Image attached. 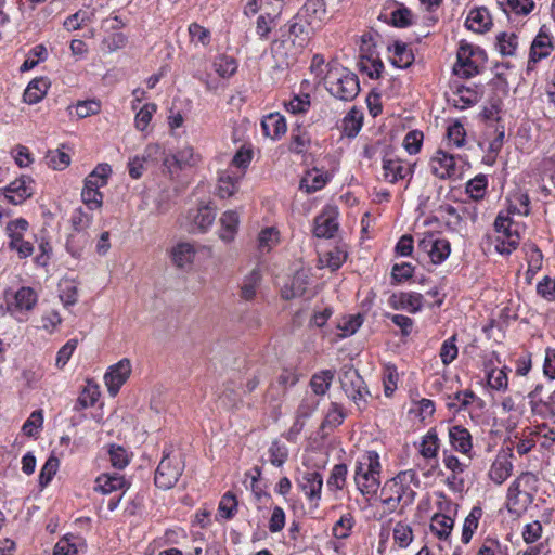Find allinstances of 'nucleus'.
<instances>
[{
	"instance_id": "obj_1",
	"label": "nucleus",
	"mask_w": 555,
	"mask_h": 555,
	"mask_svg": "<svg viewBox=\"0 0 555 555\" xmlns=\"http://www.w3.org/2000/svg\"><path fill=\"white\" fill-rule=\"evenodd\" d=\"M517 199L520 203V207L509 204L507 215L500 212L494 221V229L499 233L495 249L500 254L509 255L519 244L518 229L509 215L518 214L527 216L529 214L528 195H519Z\"/></svg>"
},
{
	"instance_id": "obj_2",
	"label": "nucleus",
	"mask_w": 555,
	"mask_h": 555,
	"mask_svg": "<svg viewBox=\"0 0 555 555\" xmlns=\"http://www.w3.org/2000/svg\"><path fill=\"white\" fill-rule=\"evenodd\" d=\"M324 78L326 90L336 99L352 101L360 92L357 75L338 64H327Z\"/></svg>"
},
{
	"instance_id": "obj_3",
	"label": "nucleus",
	"mask_w": 555,
	"mask_h": 555,
	"mask_svg": "<svg viewBox=\"0 0 555 555\" xmlns=\"http://www.w3.org/2000/svg\"><path fill=\"white\" fill-rule=\"evenodd\" d=\"M379 455L376 451H366L357 462L354 482L364 496L376 494L380 481Z\"/></svg>"
},
{
	"instance_id": "obj_4",
	"label": "nucleus",
	"mask_w": 555,
	"mask_h": 555,
	"mask_svg": "<svg viewBox=\"0 0 555 555\" xmlns=\"http://www.w3.org/2000/svg\"><path fill=\"white\" fill-rule=\"evenodd\" d=\"M185 468L184 456L175 450H164L156 468L154 482L157 488L169 490L177 485Z\"/></svg>"
},
{
	"instance_id": "obj_5",
	"label": "nucleus",
	"mask_w": 555,
	"mask_h": 555,
	"mask_svg": "<svg viewBox=\"0 0 555 555\" xmlns=\"http://www.w3.org/2000/svg\"><path fill=\"white\" fill-rule=\"evenodd\" d=\"M418 487L416 473L412 469L400 472L396 477L388 480L382 488V494L395 496L402 505L413 503Z\"/></svg>"
},
{
	"instance_id": "obj_6",
	"label": "nucleus",
	"mask_w": 555,
	"mask_h": 555,
	"mask_svg": "<svg viewBox=\"0 0 555 555\" xmlns=\"http://www.w3.org/2000/svg\"><path fill=\"white\" fill-rule=\"evenodd\" d=\"M483 57L485 53L481 49L461 41L454 73L465 78L475 76L479 73V62L483 61Z\"/></svg>"
},
{
	"instance_id": "obj_7",
	"label": "nucleus",
	"mask_w": 555,
	"mask_h": 555,
	"mask_svg": "<svg viewBox=\"0 0 555 555\" xmlns=\"http://www.w3.org/2000/svg\"><path fill=\"white\" fill-rule=\"evenodd\" d=\"M339 380L347 397L361 409V403L366 402L369 390L358 371L352 367L343 370Z\"/></svg>"
},
{
	"instance_id": "obj_8",
	"label": "nucleus",
	"mask_w": 555,
	"mask_h": 555,
	"mask_svg": "<svg viewBox=\"0 0 555 555\" xmlns=\"http://www.w3.org/2000/svg\"><path fill=\"white\" fill-rule=\"evenodd\" d=\"M417 249L426 254L435 264L443 262L450 255L451 246L448 240L426 234L417 244Z\"/></svg>"
},
{
	"instance_id": "obj_9",
	"label": "nucleus",
	"mask_w": 555,
	"mask_h": 555,
	"mask_svg": "<svg viewBox=\"0 0 555 555\" xmlns=\"http://www.w3.org/2000/svg\"><path fill=\"white\" fill-rule=\"evenodd\" d=\"M28 222L23 219L10 221L7 224L5 231L10 237L9 248L16 250L20 258H27L34 251L33 244L23 240V233L27 230Z\"/></svg>"
},
{
	"instance_id": "obj_10",
	"label": "nucleus",
	"mask_w": 555,
	"mask_h": 555,
	"mask_svg": "<svg viewBox=\"0 0 555 555\" xmlns=\"http://www.w3.org/2000/svg\"><path fill=\"white\" fill-rule=\"evenodd\" d=\"M430 170L439 179L456 180L461 178L462 168L457 166L454 156L443 152L437 151L430 159Z\"/></svg>"
},
{
	"instance_id": "obj_11",
	"label": "nucleus",
	"mask_w": 555,
	"mask_h": 555,
	"mask_svg": "<svg viewBox=\"0 0 555 555\" xmlns=\"http://www.w3.org/2000/svg\"><path fill=\"white\" fill-rule=\"evenodd\" d=\"M270 50L275 62V67L281 69L293 64L297 55L302 52L300 49H297L294 41L283 37L282 34L279 39L272 41Z\"/></svg>"
},
{
	"instance_id": "obj_12",
	"label": "nucleus",
	"mask_w": 555,
	"mask_h": 555,
	"mask_svg": "<svg viewBox=\"0 0 555 555\" xmlns=\"http://www.w3.org/2000/svg\"><path fill=\"white\" fill-rule=\"evenodd\" d=\"M131 374V363L128 359H122L112 365L105 374L104 379L111 396H116L120 387L126 383Z\"/></svg>"
},
{
	"instance_id": "obj_13",
	"label": "nucleus",
	"mask_w": 555,
	"mask_h": 555,
	"mask_svg": "<svg viewBox=\"0 0 555 555\" xmlns=\"http://www.w3.org/2000/svg\"><path fill=\"white\" fill-rule=\"evenodd\" d=\"M553 38L548 28L543 25L530 47L529 65L535 64L542 59L547 57L554 50Z\"/></svg>"
},
{
	"instance_id": "obj_14",
	"label": "nucleus",
	"mask_w": 555,
	"mask_h": 555,
	"mask_svg": "<svg viewBox=\"0 0 555 555\" xmlns=\"http://www.w3.org/2000/svg\"><path fill=\"white\" fill-rule=\"evenodd\" d=\"M512 451H500L493 461L488 476L496 485H502L513 472Z\"/></svg>"
},
{
	"instance_id": "obj_15",
	"label": "nucleus",
	"mask_w": 555,
	"mask_h": 555,
	"mask_svg": "<svg viewBox=\"0 0 555 555\" xmlns=\"http://www.w3.org/2000/svg\"><path fill=\"white\" fill-rule=\"evenodd\" d=\"M31 182L26 176L14 180L4 189V199L13 205H21L33 195Z\"/></svg>"
},
{
	"instance_id": "obj_16",
	"label": "nucleus",
	"mask_w": 555,
	"mask_h": 555,
	"mask_svg": "<svg viewBox=\"0 0 555 555\" xmlns=\"http://www.w3.org/2000/svg\"><path fill=\"white\" fill-rule=\"evenodd\" d=\"M299 488L311 503L318 506L323 487L322 475L318 472H306L299 479Z\"/></svg>"
},
{
	"instance_id": "obj_17",
	"label": "nucleus",
	"mask_w": 555,
	"mask_h": 555,
	"mask_svg": "<svg viewBox=\"0 0 555 555\" xmlns=\"http://www.w3.org/2000/svg\"><path fill=\"white\" fill-rule=\"evenodd\" d=\"M337 230V214L334 210H325L315 217L313 233L317 237H333Z\"/></svg>"
},
{
	"instance_id": "obj_18",
	"label": "nucleus",
	"mask_w": 555,
	"mask_h": 555,
	"mask_svg": "<svg viewBox=\"0 0 555 555\" xmlns=\"http://www.w3.org/2000/svg\"><path fill=\"white\" fill-rule=\"evenodd\" d=\"M384 178L390 183H396L400 179H404L412 175L410 164L395 157H385L383 159Z\"/></svg>"
},
{
	"instance_id": "obj_19",
	"label": "nucleus",
	"mask_w": 555,
	"mask_h": 555,
	"mask_svg": "<svg viewBox=\"0 0 555 555\" xmlns=\"http://www.w3.org/2000/svg\"><path fill=\"white\" fill-rule=\"evenodd\" d=\"M280 31L283 37L294 41V44L297 47V49H300L301 51L310 40V31L308 26L297 21H291L287 25L281 28Z\"/></svg>"
},
{
	"instance_id": "obj_20",
	"label": "nucleus",
	"mask_w": 555,
	"mask_h": 555,
	"mask_svg": "<svg viewBox=\"0 0 555 555\" xmlns=\"http://www.w3.org/2000/svg\"><path fill=\"white\" fill-rule=\"evenodd\" d=\"M243 178V172H235L228 168L219 173L217 194L221 198H228L234 195L238 190V182Z\"/></svg>"
},
{
	"instance_id": "obj_21",
	"label": "nucleus",
	"mask_w": 555,
	"mask_h": 555,
	"mask_svg": "<svg viewBox=\"0 0 555 555\" xmlns=\"http://www.w3.org/2000/svg\"><path fill=\"white\" fill-rule=\"evenodd\" d=\"M423 295L418 293H404L393 294L390 299V306L393 309H403L411 313L418 312L423 307Z\"/></svg>"
},
{
	"instance_id": "obj_22",
	"label": "nucleus",
	"mask_w": 555,
	"mask_h": 555,
	"mask_svg": "<svg viewBox=\"0 0 555 555\" xmlns=\"http://www.w3.org/2000/svg\"><path fill=\"white\" fill-rule=\"evenodd\" d=\"M449 440L452 448L463 454L468 455L473 449L472 435L461 425L449 428Z\"/></svg>"
},
{
	"instance_id": "obj_23",
	"label": "nucleus",
	"mask_w": 555,
	"mask_h": 555,
	"mask_svg": "<svg viewBox=\"0 0 555 555\" xmlns=\"http://www.w3.org/2000/svg\"><path fill=\"white\" fill-rule=\"evenodd\" d=\"M465 25L468 29L482 34L490 29L492 25V18L489 11L481 7L469 11Z\"/></svg>"
},
{
	"instance_id": "obj_24",
	"label": "nucleus",
	"mask_w": 555,
	"mask_h": 555,
	"mask_svg": "<svg viewBox=\"0 0 555 555\" xmlns=\"http://www.w3.org/2000/svg\"><path fill=\"white\" fill-rule=\"evenodd\" d=\"M129 485L124 476L115 473L113 475L102 474L95 479L94 490L102 494H109L117 490L128 489Z\"/></svg>"
},
{
	"instance_id": "obj_25",
	"label": "nucleus",
	"mask_w": 555,
	"mask_h": 555,
	"mask_svg": "<svg viewBox=\"0 0 555 555\" xmlns=\"http://www.w3.org/2000/svg\"><path fill=\"white\" fill-rule=\"evenodd\" d=\"M263 134L273 140L281 138L286 132L285 118L279 113L267 115L261 121Z\"/></svg>"
},
{
	"instance_id": "obj_26",
	"label": "nucleus",
	"mask_w": 555,
	"mask_h": 555,
	"mask_svg": "<svg viewBox=\"0 0 555 555\" xmlns=\"http://www.w3.org/2000/svg\"><path fill=\"white\" fill-rule=\"evenodd\" d=\"M38 297L31 287H21L14 296V302L9 306L10 311H30L37 304Z\"/></svg>"
},
{
	"instance_id": "obj_27",
	"label": "nucleus",
	"mask_w": 555,
	"mask_h": 555,
	"mask_svg": "<svg viewBox=\"0 0 555 555\" xmlns=\"http://www.w3.org/2000/svg\"><path fill=\"white\" fill-rule=\"evenodd\" d=\"M454 519L444 514H435L430 520V531L442 541H447L452 532Z\"/></svg>"
},
{
	"instance_id": "obj_28",
	"label": "nucleus",
	"mask_w": 555,
	"mask_h": 555,
	"mask_svg": "<svg viewBox=\"0 0 555 555\" xmlns=\"http://www.w3.org/2000/svg\"><path fill=\"white\" fill-rule=\"evenodd\" d=\"M328 181L327 173L321 172L318 169H312L306 173V176L300 180V190L310 194L321 190L326 182Z\"/></svg>"
},
{
	"instance_id": "obj_29",
	"label": "nucleus",
	"mask_w": 555,
	"mask_h": 555,
	"mask_svg": "<svg viewBox=\"0 0 555 555\" xmlns=\"http://www.w3.org/2000/svg\"><path fill=\"white\" fill-rule=\"evenodd\" d=\"M49 88V82L44 78L33 79L24 91L23 99L28 104H36L42 100Z\"/></svg>"
},
{
	"instance_id": "obj_30",
	"label": "nucleus",
	"mask_w": 555,
	"mask_h": 555,
	"mask_svg": "<svg viewBox=\"0 0 555 555\" xmlns=\"http://www.w3.org/2000/svg\"><path fill=\"white\" fill-rule=\"evenodd\" d=\"M191 218L193 220L194 227L192 231H195L196 229L199 232H206L208 228L214 223L216 219V212L210 206L204 205L198 207L195 212L191 215Z\"/></svg>"
},
{
	"instance_id": "obj_31",
	"label": "nucleus",
	"mask_w": 555,
	"mask_h": 555,
	"mask_svg": "<svg viewBox=\"0 0 555 555\" xmlns=\"http://www.w3.org/2000/svg\"><path fill=\"white\" fill-rule=\"evenodd\" d=\"M220 238L224 242H231L234 238L240 223L237 212L234 210H228L223 212L222 217L220 218Z\"/></svg>"
},
{
	"instance_id": "obj_32",
	"label": "nucleus",
	"mask_w": 555,
	"mask_h": 555,
	"mask_svg": "<svg viewBox=\"0 0 555 555\" xmlns=\"http://www.w3.org/2000/svg\"><path fill=\"white\" fill-rule=\"evenodd\" d=\"M111 173L112 168L108 164H99L85 179V185L89 189L99 190L107 184Z\"/></svg>"
},
{
	"instance_id": "obj_33",
	"label": "nucleus",
	"mask_w": 555,
	"mask_h": 555,
	"mask_svg": "<svg viewBox=\"0 0 555 555\" xmlns=\"http://www.w3.org/2000/svg\"><path fill=\"white\" fill-rule=\"evenodd\" d=\"M176 154L177 159L175 162L178 163L179 170L195 167L202 162V155L196 152L192 145L189 144L180 147Z\"/></svg>"
},
{
	"instance_id": "obj_34",
	"label": "nucleus",
	"mask_w": 555,
	"mask_h": 555,
	"mask_svg": "<svg viewBox=\"0 0 555 555\" xmlns=\"http://www.w3.org/2000/svg\"><path fill=\"white\" fill-rule=\"evenodd\" d=\"M302 13L308 18V24L321 23L325 15V4L323 0H307L302 7Z\"/></svg>"
},
{
	"instance_id": "obj_35",
	"label": "nucleus",
	"mask_w": 555,
	"mask_h": 555,
	"mask_svg": "<svg viewBox=\"0 0 555 555\" xmlns=\"http://www.w3.org/2000/svg\"><path fill=\"white\" fill-rule=\"evenodd\" d=\"M261 282V273L259 269H253L247 274L241 286V298L244 300H251L256 296V292Z\"/></svg>"
},
{
	"instance_id": "obj_36",
	"label": "nucleus",
	"mask_w": 555,
	"mask_h": 555,
	"mask_svg": "<svg viewBox=\"0 0 555 555\" xmlns=\"http://www.w3.org/2000/svg\"><path fill=\"white\" fill-rule=\"evenodd\" d=\"M391 51V63L399 68H406L414 61L413 52L403 42H395Z\"/></svg>"
},
{
	"instance_id": "obj_37",
	"label": "nucleus",
	"mask_w": 555,
	"mask_h": 555,
	"mask_svg": "<svg viewBox=\"0 0 555 555\" xmlns=\"http://www.w3.org/2000/svg\"><path fill=\"white\" fill-rule=\"evenodd\" d=\"M308 279L305 273L297 272L291 282L289 286L282 289V297L289 300L295 297H300L306 293Z\"/></svg>"
},
{
	"instance_id": "obj_38",
	"label": "nucleus",
	"mask_w": 555,
	"mask_h": 555,
	"mask_svg": "<svg viewBox=\"0 0 555 555\" xmlns=\"http://www.w3.org/2000/svg\"><path fill=\"white\" fill-rule=\"evenodd\" d=\"M482 516V508L480 506H474L467 517L464 520L462 531V542L467 544L470 542L472 537L478 528L479 519Z\"/></svg>"
},
{
	"instance_id": "obj_39",
	"label": "nucleus",
	"mask_w": 555,
	"mask_h": 555,
	"mask_svg": "<svg viewBox=\"0 0 555 555\" xmlns=\"http://www.w3.org/2000/svg\"><path fill=\"white\" fill-rule=\"evenodd\" d=\"M194 256L195 249L189 243H180L172 249V261L179 268L192 263Z\"/></svg>"
},
{
	"instance_id": "obj_40",
	"label": "nucleus",
	"mask_w": 555,
	"mask_h": 555,
	"mask_svg": "<svg viewBox=\"0 0 555 555\" xmlns=\"http://www.w3.org/2000/svg\"><path fill=\"white\" fill-rule=\"evenodd\" d=\"M518 46V37L514 33H501L496 36V48L504 56H512Z\"/></svg>"
},
{
	"instance_id": "obj_41",
	"label": "nucleus",
	"mask_w": 555,
	"mask_h": 555,
	"mask_svg": "<svg viewBox=\"0 0 555 555\" xmlns=\"http://www.w3.org/2000/svg\"><path fill=\"white\" fill-rule=\"evenodd\" d=\"M439 450V439L434 429L429 430L422 439L420 453L424 459H435Z\"/></svg>"
},
{
	"instance_id": "obj_42",
	"label": "nucleus",
	"mask_w": 555,
	"mask_h": 555,
	"mask_svg": "<svg viewBox=\"0 0 555 555\" xmlns=\"http://www.w3.org/2000/svg\"><path fill=\"white\" fill-rule=\"evenodd\" d=\"M333 378L334 372L330 370H325L319 374H314L310 380V386L314 395H324L330 389Z\"/></svg>"
},
{
	"instance_id": "obj_43",
	"label": "nucleus",
	"mask_w": 555,
	"mask_h": 555,
	"mask_svg": "<svg viewBox=\"0 0 555 555\" xmlns=\"http://www.w3.org/2000/svg\"><path fill=\"white\" fill-rule=\"evenodd\" d=\"M309 144L310 135L304 128L297 127L296 129L292 130L289 150L293 153H304L308 149Z\"/></svg>"
},
{
	"instance_id": "obj_44",
	"label": "nucleus",
	"mask_w": 555,
	"mask_h": 555,
	"mask_svg": "<svg viewBox=\"0 0 555 555\" xmlns=\"http://www.w3.org/2000/svg\"><path fill=\"white\" fill-rule=\"evenodd\" d=\"M236 512L237 499L232 492L229 491L221 498L218 506V513L222 518L230 520L235 516Z\"/></svg>"
},
{
	"instance_id": "obj_45",
	"label": "nucleus",
	"mask_w": 555,
	"mask_h": 555,
	"mask_svg": "<svg viewBox=\"0 0 555 555\" xmlns=\"http://www.w3.org/2000/svg\"><path fill=\"white\" fill-rule=\"evenodd\" d=\"M490 131L493 132V139L489 142V153H492L494 156L501 151L504 138H505V129L504 126L500 125L499 119L491 121L488 125Z\"/></svg>"
},
{
	"instance_id": "obj_46",
	"label": "nucleus",
	"mask_w": 555,
	"mask_h": 555,
	"mask_svg": "<svg viewBox=\"0 0 555 555\" xmlns=\"http://www.w3.org/2000/svg\"><path fill=\"white\" fill-rule=\"evenodd\" d=\"M362 127V115L357 109H351L343 120L344 133L353 138Z\"/></svg>"
},
{
	"instance_id": "obj_47",
	"label": "nucleus",
	"mask_w": 555,
	"mask_h": 555,
	"mask_svg": "<svg viewBox=\"0 0 555 555\" xmlns=\"http://www.w3.org/2000/svg\"><path fill=\"white\" fill-rule=\"evenodd\" d=\"M393 541L401 548L408 547L413 541L412 528L405 522H397L393 527Z\"/></svg>"
},
{
	"instance_id": "obj_48",
	"label": "nucleus",
	"mask_w": 555,
	"mask_h": 555,
	"mask_svg": "<svg viewBox=\"0 0 555 555\" xmlns=\"http://www.w3.org/2000/svg\"><path fill=\"white\" fill-rule=\"evenodd\" d=\"M359 68L365 73L370 78L377 79L380 77L384 65L378 57L362 56L359 62Z\"/></svg>"
},
{
	"instance_id": "obj_49",
	"label": "nucleus",
	"mask_w": 555,
	"mask_h": 555,
	"mask_svg": "<svg viewBox=\"0 0 555 555\" xmlns=\"http://www.w3.org/2000/svg\"><path fill=\"white\" fill-rule=\"evenodd\" d=\"M356 521L350 513H346L333 526V535L336 539H347Z\"/></svg>"
},
{
	"instance_id": "obj_50",
	"label": "nucleus",
	"mask_w": 555,
	"mask_h": 555,
	"mask_svg": "<svg viewBox=\"0 0 555 555\" xmlns=\"http://www.w3.org/2000/svg\"><path fill=\"white\" fill-rule=\"evenodd\" d=\"M214 67L217 74L222 78L231 77L237 69L236 61L227 55H220L216 57Z\"/></svg>"
},
{
	"instance_id": "obj_51",
	"label": "nucleus",
	"mask_w": 555,
	"mask_h": 555,
	"mask_svg": "<svg viewBox=\"0 0 555 555\" xmlns=\"http://www.w3.org/2000/svg\"><path fill=\"white\" fill-rule=\"evenodd\" d=\"M348 468L346 464H336L332 468L327 479V487L331 490H341L345 487Z\"/></svg>"
},
{
	"instance_id": "obj_52",
	"label": "nucleus",
	"mask_w": 555,
	"mask_h": 555,
	"mask_svg": "<svg viewBox=\"0 0 555 555\" xmlns=\"http://www.w3.org/2000/svg\"><path fill=\"white\" fill-rule=\"evenodd\" d=\"M93 16V12L79 10L64 21V27L69 31L79 29L82 25L90 23Z\"/></svg>"
},
{
	"instance_id": "obj_53",
	"label": "nucleus",
	"mask_w": 555,
	"mask_h": 555,
	"mask_svg": "<svg viewBox=\"0 0 555 555\" xmlns=\"http://www.w3.org/2000/svg\"><path fill=\"white\" fill-rule=\"evenodd\" d=\"M488 385L494 390H506L508 386V378L506 367L492 369L487 375Z\"/></svg>"
},
{
	"instance_id": "obj_54",
	"label": "nucleus",
	"mask_w": 555,
	"mask_h": 555,
	"mask_svg": "<svg viewBox=\"0 0 555 555\" xmlns=\"http://www.w3.org/2000/svg\"><path fill=\"white\" fill-rule=\"evenodd\" d=\"M46 159L48 166L55 170L65 169L70 164L69 155L61 150L49 151Z\"/></svg>"
},
{
	"instance_id": "obj_55",
	"label": "nucleus",
	"mask_w": 555,
	"mask_h": 555,
	"mask_svg": "<svg viewBox=\"0 0 555 555\" xmlns=\"http://www.w3.org/2000/svg\"><path fill=\"white\" fill-rule=\"evenodd\" d=\"M345 412L341 405L337 403H331V406L326 413V416L322 423V427L335 428L340 425L345 420Z\"/></svg>"
},
{
	"instance_id": "obj_56",
	"label": "nucleus",
	"mask_w": 555,
	"mask_h": 555,
	"mask_svg": "<svg viewBox=\"0 0 555 555\" xmlns=\"http://www.w3.org/2000/svg\"><path fill=\"white\" fill-rule=\"evenodd\" d=\"M284 105H285L286 111L292 114L306 113L311 105L310 95L307 93L301 94V95H295L293 99H291Z\"/></svg>"
},
{
	"instance_id": "obj_57",
	"label": "nucleus",
	"mask_w": 555,
	"mask_h": 555,
	"mask_svg": "<svg viewBox=\"0 0 555 555\" xmlns=\"http://www.w3.org/2000/svg\"><path fill=\"white\" fill-rule=\"evenodd\" d=\"M276 16L271 14H262L257 18L256 31L260 39L267 40L269 34L276 26Z\"/></svg>"
},
{
	"instance_id": "obj_58",
	"label": "nucleus",
	"mask_w": 555,
	"mask_h": 555,
	"mask_svg": "<svg viewBox=\"0 0 555 555\" xmlns=\"http://www.w3.org/2000/svg\"><path fill=\"white\" fill-rule=\"evenodd\" d=\"M81 199L89 209H100L103 204V194L99 190L89 189L85 185L81 192Z\"/></svg>"
},
{
	"instance_id": "obj_59",
	"label": "nucleus",
	"mask_w": 555,
	"mask_h": 555,
	"mask_svg": "<svg viewBox=\"0 0 555 555\" xmlns=\"http://www.w3.org/2000/svg\"><path fill=\"white\" fill-rule=\"evenodd\" d=\"M288 457L287 448L278 440L273 441L269 448V460L274 466H282Z\"/></svg>"
},
{
	"instance_id": "obj_60",
	"label": "nucleus",
	"mask_w": 555,
	"mask_h": 555,
	"mask_svg": "<svg viewBox=\"0 0 555 555\" xmlns=\"http://www.w3.org/2000/svg\"><path fill=\"white\" fill-rule=\"evenodd\" d=\"M157 106L154 103L145 104L135 115V128L140 131H144L151 119L153 114L156 112Z\"/></svg>"
},
{
	"instance_id": "obj_61",
	"label": "nucleus",
	"mask_w": 555,
	"mask_h": 555,
	"mask_svg": "<svg viewBox=\"0 0 555 555\" xmlns=\"http://www.w3.org/2000/svg\"><path fill=\"white\" fill-rule=\"evenodd\" d=\"M455 341H456V335H453L452 337L444 340L440 348L439 356L444 365L450 364L457 357L459 349L455 345Z\"/></svg>"
},
{
	"instance_id": "obj_62",
	"label": "nucleus",
	"mask_w": 555,
	"mask_h": 555,
	"mask_svg": "<svg viewBox=\"0 0 555 555\" xmlns=\"http://www.w3.org/2000/svg\"><path fill=\"white\" fill-rule=\"evenodd\" d=\"M59 459L55 456H50L41 468L39 475V483L41 487H46L56 474L59 468Z\"/></svg>"
},
{
	"instance_id": "obj_63",
	"label": "nucleus",
	"mask_w": 555,
	"mask_h": 555,
	"mask_svg": "<svg viewBox=\"0 0 555 555\" xmlns=\"http://www.w3.org/2000/svg\"><path fill=\"white\" fill-rule=\"evenodd\" d=\"M128 38L122 33H113L102 40V48L107 52H115L126 47Z\"/></svg>"
},
{
	"instance_id": "obj_64",
	"label": "nucleus",
	"mask_w": 555,
	"mask_h": 555,
	"mask_svg": "<svg viewBox=\"0 0 555 555\" xmlns=\"http://www.w3.org/2000/svg\"><path fill=\"white\" fill-rule=\"evenodd\" d=\"M487 188V178L486 176H477L476 178L469 180L466 184V192L474 199H480L485 195V191Z\"/></svg>"
}]
</instances>
